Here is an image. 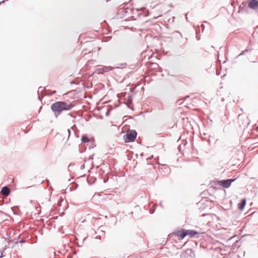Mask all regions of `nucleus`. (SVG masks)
Returning a JSON list of instances; mask_svg holds the SVG:
<instances>
[{
  "instance_id": "obj_1",
  "label": "nucleus",
  "mask_w": 258,
  "mask_h": 258,
  "mask_svg": "<svg viewBox=\"0 0 258 258\" xmlns=\"http://www.w3.org/2000/svg\"><path fill=\"white\" fill-rule=\"evenodd\" d=\"M75 106L72 103L66 101H57L52 103L51 105V109L53 112H57L58 114L63 111L71 110Z\"/></svg>"
},
{
  "instance_id": "obj_2",
  "label": "nucleus",
  "mask_w": 258,
  "mask_h": 258,
  "mask_svg": "<svg viewBox=\"0 0 258 258\" xmlns=\"http://www.w3.org/2000/svg\"><path fill=\"white\" fill-rule=\"evenodd\" d=\"M227 234V251L233 252L236 251L237 248L239 246L238 244V237L237 235L234 234L228 237Z\"/></svg>"
},
{
  "instance_id": "obj_3",
  "label": "nucleus",
  "mask_w": 258,
  "mask_h": 258,
  "mask_svg": "<svg viewBox=\"0 0 258 258\" xmlns=\"http://www.w3.org/2000/svg\"><path fill=\"white\" fill-rule=\"evenodd\" d=\"M137 136V132L134 130H129L127 131L126 134L124 135V140L125 143H130L134 142Z\"/></svg>"
},
{
  "instance_id": "obj_4",
  "label": "nucleus",
  "mask_w": 258,
  "mask_h": 258,
  "mask_svg": "<svg viewBox=\"0 0 258 258\" xmlns=\"http://www.w3.org/2000/svg\"><path fill=\"white\" fill-rule=\"evenodd\" d=\"M211 186L216 189L226 188V179L221 180H213L210 182Z\"/></svg>"
},
{
  "instance_id": "obj_5",
  "label": "nucleus",
  "mask_w": 258,
  "mask_h": 258,
  "mask_svg": "<svg viewBox=\"0 0 258 258\" xmlns=\"http://www.w3.org/2000/svg\"><path fill=\"white\" fill-rule=\"evenodd\" d=\"M180 256L184 258H192L195 256V253L192 249L187 248L180 254Z\"/></svg>"
},
{
  "instance_id": "obj_6",
  "label": "nucleus",
  "mask_w": 258,
  "mask_h": 258,
  "mask_svg": "<svg viewBox=\"0 0 258 258\" xmlns=\"http://www.w3.org/2000/svg\"><path fill=\"white\" fill-rule=\"evenodd\" d=\"M187 230L184 229H181L175 231L174 232V234L176 235L177 237H179L180 239H183L186 236H187Z\"/></svg>"
},
{
  "instance_id": "obj_7",
  "label": "nucleus",
  "mask_w": 258,
  "mask_h": 258,
  "mask_svg": "<svg viewBox=\"0 0 258 258\" xmlns=\"http://www.w3.org/2000/svg\"><path fill=\"white\" fill-rule=\"evenodd\" d=\"M139 9H134L133 8H127L123 10L124 13L126 14H128V15H130L131 13H132L133 14L136 15L137 17H140L141 14V13L139 12Z\"/></svg>"
},
{
  "instance_id": "obj_8",
  "label": "nucleus",
  "mask_w": 258,
  "mask_h": 258,
  "mask_svg": "<svg viewBox=\"0 0 258 258\" xmlns=\"http://www.w3.org/2000/svg\"><path fill=\"white\" fill-rule=\"evenodd\" d=\"M248 7L252 10H258V1L257 0H248Z\"/></svg>"
},
{
  "instance_id": "obj_9",
  "label": "nucleus",
  "mask_w": 258,
  "mask_h": 258,
  "mask_svg": "<svg viewBox=\"0 0 258 258\" xmlns=\"http://www.w3.org/2000/svg\"><path fill=\"white\" fill-rule=\"evenodd\" d=\"M216 252H218L217 255L218 258H225L226 256V250L225 248L219 247L216 249Z\"/></svg>"
},
{
  "instance_id": "obj_10",
  "label": "nucleus",
  "mask_w": 258,
  "mask_h": 258,
  "mask_svg": "<svg viewBox=\"0 0 258 258\" xmlns=\"http://www.w3.org/2000/svg\"><path fill=\"white\" fill-rule=\"evenodd\" d=\"M10 192V189L7 186H4L1 190V193L5 196H9Z\"/></svg>"
},
{
  "instance_id": "obj_11",
  "label": "nucleus",
  "mask_w": 258,
  "mask_h": 258,
  "mask_svg": "<svg viewBox=\"0 0 258 258\" xmlns=\"http://www.w3.org/2000/svg\"><path fill=\"white\" fill-rule=\"evenodd\" d=\"M246 204V199H242L237 205L238 209L240 210V211H242L244 209Z\"/></svg>"
},
{
  "instance_id": "obj_12",
  "label": "nucleus",
  "mask_w": 258,
  "mask_h": 258,
  "mask_svg": "<svg viewBox=\"0 0 258 258\" xmlns=\"http://www.w3.org/2000/svg\"><path fill=\"white\" fill-rule=\"evenodd\" d=\"M187 235H189L190 237H195L196 235L200 234V233L193 230H187Z\"/></svg>"
},
{
  "instance_id": "obj_13",
  "label": "nucleus",
  "mask_w": 258,
  "mask_h": 258,
  "mask_svg": "<svg viewBox=\"0 0 258 258\" xmlns=\"http://www.w3.org/2000/svg\"><path fill=\"white\" fill-rule=\"evenodd\" d=\"M237 177L238 176L234 178L227 179V188H229L231 186V183L234 181H235L237 179Z\"/></svg>"
},
{
  "instance_id": "obj_14",
  "label": "nucleus",
  "mask_w": 258,
  "mask_h": 258,
  "mask_svg": "<svg viewBox=\"0 0 258 258\" xmlns=\"http://www.w3.org/2000/svg\"><path fill=\"white\" fill-rule=\"evenodd\" d=\"M81 141L84 143H89L90 142V139L86 135L82 137Z\"/></svg>"
},
{
  "instance_id": "obj_15",
  "label": "nucleus",
  "mask_w": 258,
  "mask_h": 258,
  "mask_svg": "<svg viewBox=\"0 0 258 258\" xmlns=\"http://www.w3.org/2000/svg\"><path fill=\"white\" fill-rule=\"evenodd\" d=\"M246 6H247L246 2H242L239 7V12H240V11L242 12V11L245 10V9L246 8Z\"/></svg>"
},
{
  "instance_id": "obj_16",
  "label": "nucleus",
  "mask_w": 258,
  "mask_h": 258,
  "mask_svg": "<svg viewBox=\"0 0 258 258\" xmlns=\"http://www.w3.org/2000/svg\"><path fill=\"white\" fill-rule=\"evenodd\" d=\"M111 69L107 67H104L101 69V71H100V73L103 74L104 73L109 72Z\"/></svg>"
},
{
  "instance_id": "obj_17",
  "label": "nucleus",
  "mask_w": 258,
  "mask_h": 258,
  "mask_svg": "<svg viewBox=\"0 0 258 258\" xmlns=\"http://www.w3.org/2000/svg\"><path fill=\"white\" fill-rule=\"evenodd\" d=\"M252 50H253L252 48H246L245 49H244V50H242L241 53L239 54L238 56H240V55H242L243 54H244L245 53L247 52H248V51H251Z\"/></svg>"
},
{
  "instance_id": "obj_18",
  "label": "nucleus",
  "mask_w": 258,
  "mask_h": 258,
  "mask_svg": "<svg viewBox=\"0 0 258 258\" xmlns=\"http://www.w3.org/2000/svg\"><path fill=\"white\" fill-rule=\"evenodd\" d=\"M8 242L9 241L10 242H13L15 244H17L18 243V240H19V239H17L16 238H15V239H12L11 237H10L9 238H8Z\"/></svg>"
},
{
  "instance_id": "obj_19",
  "label": "nucleus",
  "mask_w": 258,
  "mask_h": 258,
  "mask_svg": "<svg viewBox=\"0 0 258 258\" xmlns=\"http://www.w3.org/2000/svg\"><path fill=\"white\" fill-rule=\"evenodd\" d=\"M133 99L132 96L131 95H128L126 98V102L128 104H131L132 103Z\"/></svg>"
},
{
  "instance_id": "obj_20",
  "label": "nucleus",
  "mask_w": 258,
  "mask_h": 258,
  "mask_svg": "<svg viewBox=\"0 0 258 258\" xmlns=\"http://www.w3.org/2000/svg\"><path fill=\"white\" fill-rule=\"evenodd\" d=\"M68 115L70 116L71 117H73V118H76V113L74 112L73 113H69L68 114Z\"/></svg>"
},
{
  "instance_id": "obj_21",
  "label": "nucleus",
  "mask_w": 258,
  "mask_h": 258,
  "mask_svg": "<svg viewBox=\"0 0 258 258\" xmlns=\"http://www.w3.org/2000/svg\"><path fill=\"white\" fill-rule=\"evenodd\" d=\"M75 164L74 163H70L69 164V165L68 166V169L70 171L72 169V167L74 166Z\"/></svg>"
},
{
  "instance_id": "obj_22",
  "label": "nucleus",
  "mask_w": 258,
  "mask_h": 258,
  "mask_svg": "<svg viewBox=\"0 0 258 258\" xmlns=\"http://www.w3.org/2000/svg\"><path fill=\"white\" fill-rule=\"evenodd\" d=\"M99 229H100V230L101 231V232H102V233H103V234H104V235L105 236V232L103 230V229H102V226L99 227Z\"/></svg>"
},
{
  "instance_id": "obj_23",
  "label": "nucleus",
  "mask_w": 258,
  "mask_h": 258,
  "mask_svg": "<svg viewBox=\"0 0 258 258\" xmlns=\"http://www.w3.org/2000/svg\"><path fill=\"white\" fill-rule=\"evenodd\" d=\"M242 117H243L242 115H241V114H239V115H238V120H242Z\"/></svg>"
},
{
  "instance_id": "obj_24",
  "label": "nucleus",
  "mask_w": 258,
  "mask_h": 258,
  "mask_svg": "<svg viewBox=\"0 0 258 258\" xmlns=\"http://www.w3.org/2000/svg\"><path fill=\"white\" fill-rule=\"evenodd\" d=\"M67 132H68V135H69L68 137L69 138V137L70 136V134H71V130H70V129H68L67 130Z\"/></svg>"
},
{
  "instance_id": "obj_25",
  "label": "nucleus",
  "mask_w": 258,
  "mask_h": 258,
  "mask_svg": "<svg viewBox=\"0 0 258 258\" xmlns=\"http://www.w3.org/2000/svg\"><path fill=\"white\" fill-rule=\"evenodd\" d=\"M96 238L100 240L101 239V235H97L96 237Z\"/></svg>"
},
{
  "instance_id": "obj_26",
  "label": "nucleus",
  "mask_w": 258,
  "mask_h": 258,
  "mask_svg": "<svg viewBox=\"0 0 258 258\" xmlns=\"http://www.w3.org/2000/svg\"><path fill=\"white\" fill-rule=\"evenodd\" d=\"M220 74V71H219L218 70L216 71V75L219 76Z\"/></svg>"
},
{
  "instance_id": "obj_27",
  "label": "nucleus",
  "mask_w": 258,
  "mask_h": 258,
  "mask_svg": "<svg viewBox=\"0 0 258 258\" xmlns=\"http://www.w3.org/2000/svg\"><path fill=\"white\" fill-rule=\"evenodd\" d=\"M109 114H110V111H107L106 112V116H109Z\"/></svg>"
},
{
  "instance_id": "obj_28",
  "label": "nucleus",
  "mask_w": 258,
  "mask_h": 258,
  "mask_svg": "<svg viewBox=\"0 0 258 258\" xmlns=\"http://www.w3.org/2000/svg\"><path fill=\"white\" fill-rule=\"evenodd\" d=\"M107 181H108V179H103V182H104V183H106V182H107Z\"/></svg>"
},
{
  "instance_id": "obj_29",
  "label": "nucleus",
  "mask_w": 258,
  "mask_h": 258,
  "mask_svg": "<svg viewBox=\"0 0 258 258\" xmlns=\"http://www.w3.org/2000/svg\"><path fill=\"white\" fill-rule=\"evenodd\" d=\"M55 93H56V91H53L51 93V94H50V95H52V94H55Z\"/></svg>"
},
{
  "instance_id": "obj_30",
  "label": "nucleus",
  "mask_w": 258,
  "mask_h": 258,
  "mask_svg": "<svg viewBox=\"0 0 258 258\" xmlns=\"http://www.w3.org/2000/svg\"><path fill=\"white\" fill-rule=\"evenodd\" d=\"M25 241L23 240H21V241H20V242L21 243H23Z\"/></svg>"
},
{
  "instance_id": "obj_31",
  "label": "nucleus",
  "mask_w": 258,
  "mask_h": 258,
  "mask_svg": "<svg viewBox=\"0 0 258 258\" xmlns=\"http://www.w3.org/2000/svg\"><path fill=\"white\" fill-rule=\"evenodd\" d=\"M225 76H226V74H224V75L222 76V78H224Z\"/></svg>"
},
{
  "instance_id": "obj_32",
  "label": "nucleus",
  "mask_w": 258,
  "mask_h": 258,
  "mask_svg": "<svg viewBox=\"0 0 258 258\" xmlns=\"http://www.w3.org/2000/svg\"><path fill=\"white\" fill-rule=\"evenodd\" d=\"M206 215H207L206 214H203L202 215V216L204 217V216H205Z\"/></svg>"
},
{
  "instance_id": "obj_33",
  "label": "nucleus",
  "mask_w": 258,
  "mask_h": 258,
  "mask_svg": "<svg viewBox=\"0 0 258 258\" xmlns=\"http://www.w3.org/2000/svg\"><path fill=\"white\" fill-rule=\"evenodd\" d=\"M93 148V147H92V146H89V149H91V148Z\"/></svg>"
},
{
  "instance_id": "obj_34",
  "label": "nucleus",
  "mask_w": 258,
  "mask_h": 258,
  "mask_svg": "<svg viewBox=\"0 0 258 258\" xmlns=\"http://www.w3.org/2000/svg\"><path fill=\"white\" fill-rule=\"evenodd\" d=\"M3 253H1V255H0V258L3 257Z\"/></svg>"
},
{
  "instance_id": "obj_35",
  "label": "nucleus",
  "mask_w": 258,
  "mask_h": 258,
  "mask_svg": "<svg viewBox=\"0 0 258 258\" xmlns=\"http://www.w3.org/2000/svg\"><path fill=\"white\" fill-rule=\"evenodd\" d=\"M93 159V157L92 156H90L89 158V159Z\"/></svg>"
},
{
  "instance_id": "obj_36",
  "label": "nucleus",
  "mask_w": 258,
  "mask_h": 258,
  "mask_svg": "<svg viewBox=\"0 0 258 258\" xmlns=\"http://www.w3.org/2000/svg\"><path fill=\"white\" fill-rule=\"evenodd\" d=\"M249 122H248L247 123V124L246 125V126H247V125H248V124H249Z\"/></svg>"
},
{
  "instance_id": "obj_37",
  "label": "nucleus",
  "mask_w": 258,
  "mask_h": 258,
  "mask_svg": "<svg viewBox=\"0 0 258 258\" xmlns=\"http://www.w3.org/2000/svg\"><path fill=\"white\" fill-rule=\"evenodd\" d=\"M84 166V165H83L81 167V169H82V168H83V167Z\"/></svg>"
},
{
  "instance_id": "obj_38",
  "label": "nucleus",
  "mask_w": 258,
  "mask_h": 258,
  "mask_svg": "<svg viewBox=\"0 0 258 258\" xmlns=\"http://www.w3.org/2000/svg\"><path fill=\"white\" fill-rule=\"evenodd\" d=\"M84 166V165H83L81 167V169H82V168H83V167Z\"/></svg>"
},
{
  "instance_id": "obj_39",
  "label": "nucleus",
  "mask_w": 258,
  "mask_h": 258,
  "mask_svg": "<svg viewBox=\"0 0 258 258\" xmlns=\"http://www.w3.org/2000/svg\"><path fill=\"white\" fill-rule=\"evenodd\" d=\"M226 63V60H224V61H223V63Z\"/></svg>"
},
{
  "instance_id": "obj_40",
  "label": "nucleus",
  "mask_w": 258,
  "mask_h": 258,
  "mask_svg": "<svg viewBox=\"0 0 258 258\" xmlns=\"http://www.w3.org/2000/svg\"><path fill=\"white\" fill-rule=\"evenodd\" d=\"M186 19H187V14H186Z\"/></svg>"
},
{
  "instance_id": "obj_41",
  "label": "nucleus",
  "mask_w": 258,
  "mask_h": 258,
  "mask_svg": "<svg viewBox=\"0 0 258 258\" xmlns=\"http://www.w3.org/2000/svg\"><path fill=\"white\" fill-rule=\"evenodd\" d=\"M14 214H17V213L15 212H14Z\"/></svg>"
},
{
  "instance_id": "obj_42",
  "label": "nucleus",
  "mask_w": 258,
  "mask_h": 258,
  "mask_svg": "<svg viewBox=\"0 0 258 258\" xmlns=\"http://www.w3.org/2000/svg\"><path fill=\"white\" fill-rule=\"evenodd\" d=\"M226 176L228 177L230 176V175H228L227 174H226Z\"/></svg>"
},
{
  "instance_id": "obj_43",
  "label": "nucleus",
  "mask_w": 258,
  "mask_h": 258,
  "mask_svg": "<svg viewBox=\"0 0 258 258\" xmlns=\"http://www.w3.org/2000/svg\"><path fill=\"white\" fill-rule=\"evenodd\" d=\"M38 98H39V99H40V97L39 96H38Z\"/></svg>"
},
{
  "instance_id": "obj_44",
  "label": "nucleus",
  "mask_w": 258,
  "mask_h": 258,
  "mask_svg": "<svg viewBox=\"0 0 258 258\" xmlns=\"http://www.w3.org/2000/svg\"><path fill=\"white\" fill-rule=\"evenodd\" d=\"M1 3H2V2H0V4H1Z\"/></svg>"
}]
</instances>
